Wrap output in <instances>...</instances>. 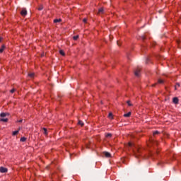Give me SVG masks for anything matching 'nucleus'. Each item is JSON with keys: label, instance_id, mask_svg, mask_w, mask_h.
<instances>
[{"label": "nucleus", "instance_id": "f257e3e1", "mask_svg": "<svg viewBox=\"0 0 181 181\" xmlns=\"http://www.w3.org/2000/svg\"><path fill=\"white\" fill-rule=\"evenodd\" d=\"M158 84H165V81L159 78L156 83L151 85V87H156V86H158Z\"/></svg>", "mask_w": 181, "mask_h": 181}, {"label": "nucleus", "instance_id": "f03ea898", "mask_svg": "<svg viewBox=\"0 0 181 181\" xmlns=\"http://www.w3.org/2000/svg\"><path fill=\"white\" fill-rule=\"evenodd\" d=\"M0 172H1V173H7L8 168H4V167H0Z\"/></svg>", "mask_w": 181, "mask_h": 181}, {"label": "nucleus", "instance_id": "7ed1b4c3", "mask_svg": "<svg viewBox=\"0 0 181 181\" xmlns=\"http://www.w3.org/2000/svg\"><path fill=\"white\" fill-rule=\"evenodd\" d=\"M21 16H26L28 15V11H26V9H23L21 11Z\"/></svg>", "mask_w": 181, "mask_h": 181}, {"label": "nucleus", "instance_id": "20e7f679", "mask_svg": "<svg viewBox=\"0 0 181 181\" xmlns=\"http://www.w3.org/2000/svg\"><path fill=\"white\" fill-rule=\"evenodd\" d=\"M104 13V8L101 7L98 9L97 15H103Z\"/></svg>", "mask_w": 181, "mask_h": 181}, {"label": "nucleus", "instance_id": "39448f33", "mask_svg": "<svg viewBox=\"0 0 181 181\" xmlns=\"http://www.w3.org/2000/svg\"><path fill=\"white\" fill-rule=\"evenodd\" d=\"M139 73H141V69H137L134 71V76H136V77H139Z\"/></svg>", "mask_w": 181, "mask_h": 181}, {"label": "nucleus", "instance_id": "423d86ee", "mask_svg": "<svg viewBox=\"0 0 181 181\" xmlns=\"http://www.w3.org/2000/svg\"><path fill=\"white\" fill-rule=\"evenodd\" d=\"M5 49H6V46H5V44H3L0 48V53H4Z\"/></svg>", "mask_w": 181, "mask_h": 181}, {"label": "nucleus", "instance_id": "0eeeda50", "mask_svg": "<svg viewBox=\"0 0 181 181\" xmlns=\"http://www.w3.org/2000/svg\"><path fill=\"white\" fill-rule=\"evenodd\" d=\"M173 102L174 104H179V98H177V97L173 98Z\"/></svg>", "mask_w": 181, "mask_h": 181}, {"label": "nucleus", "instance_id": "6e6552de", "mask_svg": "<svg viewBox=\"0 0 181 181\" xmlns=\"http://www.w3.org/2000/svg\"><path fill=\"white\" fill-rule=\"evenodd\" d=\"M103 155H105V158H111V153L109 152L105 151L103 152Z\"/></svg>", "mask_w": 181, "mask_h": 181}, {"label": "nucleus", "instance_id": "1a4fd4ad", "mask_svg": "<svg viewBox=\"0 0 181 181\" xmlns=\"http://www.w3.org/2000/svg\"><path fill=\"white\" fill-rule=\"evenodd\" d=\"M19 131H21V128H18L17 131H14L12 133L13 136H15V135H18L19 134Z\"/></svg>", "mask_w": 181, "mask_h": 181}, {"label": "nucleus", "instance_id": "9d476101", "mask_svg": "<svg viewBox=\"0 0 181 181\" xmlns=\"http://www.w3.org/2000/svg\"><path fill=\"white\" fill-rule=\"evenodd\" d=\"M42 131H44V134H45L46 136L49 135V133L47 132V129L46 127H43Z\"/></svg>", "mask_w": 181, "mask_h": 181}, {"label": "nucleus", "instance_id": "9b49d317", "mask_svg": "<svg viewBox=\"0 0 181 181\" xmlns=\"http://www.w3.org/2000/svg\"><path fill=\"white\" fill-rule=\"evenodd\" d=\"M105 138H112V134L105 133Z\"/></svg>", "mask_w": 181, "mask_h": 181}, {"label": "nucleus", "instance_id": "f8f14e48", "mask_svg": "<svg viewBox=\"0 0 181 181\" xmlns=\"http://www.w3.org/2000/svg\"><path fill=\"white\" fill-rule=\"evenodd\" d=\"M0 121L1 122H8V121H9V119H8V118H5V119L1 118V119H0Z\"/></svg>", "mask_w": 181, "mask_h": 181}, {"label": "nucleus", "instance_id": "ddd939ff", "mask_svg": "<svg viewBox=\"0 0 181 181\" xmlns=\"http://www.w3.org/2000/svg\"><path fill=\"white\" fill-rule=\"evenodd\" d=\"M28 77L30 78H35V73L28 74Z\"/></svg>", "mask_w": 181, "mask_h": 181}, {"label": "nucleus", "instance_id": "4468645a", "mask_svg": "<svg viewBox=\"0 0 181 181\" xmlns=\"http://www.w3.org/2000/svg\"><path fill=\"white\" fill-rule=\"evenodd\" d=\"M6 115H9V113L1 112L0 114V117H6Z\"/></svg>", "mask_w": 181, "mask_h": 181}, {"label": "nucleus", "instance_id": "2eb2a0df", "mask_svg": "<svg viewBox=\"0 0 181 181\" xmlns=\"http://www.w3.org/2000/svg\"><path fill=\"white\" fill-rule=\"evenodd\" d=\"M108 118H110V119H114V116L112 115V112L109 113Z\"/></svg>", "mask_w": 181, "mask_h": 181}, {"label": "nucleus", "instance_id": "dca6fc26", "mask_svg": "<svg viewBox=\"0 0 181 181\" xmlns=\"http://www.w3.org/2000/svg\"><path fill=\"white\" fill-rule=\"evenodd\" d=\"M124 117H125L126 118L131 117V112H129L128 113L124 114Z\"/></svg>", "mask_w": 181, "mask_h": 181}, {"label": "nucleus", "instance_id": "f3484780", "mask_svg": "<svg viewBox=\"0 0 181 181\" xmlns=\"http://www.w3.org/2000/svg\"><path fill=\"white\" fill-rule=\"evenodd\" d=\"M78 125H81V127H84V122L81 120H78Z\"/></svg>", "mask_w": 181, "mask_h": 181}, {"label": "nucleus", "instance_id": "a211bd4d", "mask_svg": "<svg viewBox=\"0 0 181 181\" xmlns=\"http://www.w3.org/2000/svg\"><path fill=\"white\" fill-rule=\"evenodd\" d=\"M127 104L129 105V107H134V105L131 103V100H127Z\"/></svg>", "mask_w": 181, "mask_h": 181}, {"label": "nucleus", "instance_id": "6ab92c4d", "mask_svg": "<svg viewBox=\"0 0 181 181\" xmlns=\"http://www.w3.org/2000/svg\"><path fill=\"white\" fill-rule=\"evenodd\" d=\"M59 22H62L61 18H59V19L56 18L54 20V23H58Z\"/></svg>", "mask_w": 181, "mask_h": 181}, {"label": "nucleus", "instance_id": "aec40b11", "mask_svg": "<svg viewBox=\"0 0 181 181\" xmlns=\"http://www.w3.org/2000/svg\"><path fill=\"white\" fill-rule=\"evenodd\" d=\"M59 54L61 56H66V53H64V51L63 49L59 50Z\"/></svg>", "mask_w": 181, "mask_h": 181}, {"label": "nucleus", "instance_id": "412c9836", "mask_svg": "<svg viewBox=\"0 0 181 181\" xmlns=\"http://www.w3.org/2000/svg\"><path fill=\"white\" fill-rule=\"evenodd\" d=\"M179 87H180V83H176V84L175 86V90H177V88H179Z\"/></svg>", "mask_w": 181, "mask_h": 181}, {"label": "nucleus", "instance_id": "4be33fe9", "mask_svg": "<svg viewBox=\"0 0 181 181\" xmlns=\"http://www.w3.org/2000/svg\"><path fill=\"white\" fill-rule=\"evenodd\" d=\"M159 134H160V132H159L158 130L153 132V136H155V135H159Z\"/></svg>", "mask_w": 181, "mask_h": 181}, {"label": "nucleus", "instance_id": "5701e85b", "mask_svg": "<svg viewBox=\"0 0 181 181\" xmlns=\"http://www.w3.org/2000/svg\"><path fill=\"white\" fill-rule=\"evenodd\" d=\"M26 137H21L20 139L21 142H26Z\"/></svg>", "mask_w": 181, "mask_h": 181}, {"label": "nucleus", "instance_id": "b1692460", "mask_svg": "<svg viewBox=\"0 0 181 181\" xmlns=\"http://www.w3.org/2000/svg\"><path fill=\"white\" fill-rule=\"evenodd\" d=\"M78 37H80V36H79L78 35H77L74 36V37H73V39H74V40H77L78 39Z\"/></svg>", "mask_w": 181, "mask_h": 181}, {"label": "nucleus", "instance_id": "393cba45", "mask_svg": "<svg viewBox=\"0 0 181 181\" xmlns=\"http://www.w3.org/2000/svg\"><path fill=\"white\" fill-rule=\"evenodd\" d=\"M16 91V89L12 88V89L10 90V93H11V94H13V93H15Z\"/></svg>", "mask_w": 181, "mask_h": 181}, {"label": "nucleus", "instance_id": "a878e982", "mask_svg": "<svg viewBox=\"0 0 181 181\" xmlns=\"http://www.w3.org/2000/svg\"><path fill=\"white\" fill-rule=\"evenodd\" d=\"M128 146L131 147V146H134V144H132L131 141H129L128 143Z\"/></svg>", "mask_w": 181, "mask_h": 181}, {"label": "nucleus", "instance_id": "bb28decb", "mask_svg": "<svg viewBox=\"0 0 181 181\" xmlns=\"http://www.w3.org/2000/svg\"><path fill=\"white\" fill-rule=\"evenodd\" d=\"M136 152H137V153H141V148H136Z\"/></svg>", "mask_w": 181, "mask_h": 181}, {"label": "nucleus", "instance_id": "cd10ccee", "mask_svg": "<svg viewBox=\"0 0 181 181\" xmlns=\"http://www.w3.org/2000/svg\"><path fill=\"white\" fill-rule=\"evenodd\" d=\"M83 23H87V18H83Z\"/></svg>", "mask_w": 181, "mask_h": 181}, {"label": "nucleus", "instance_id": "c85d7f7f", "mask_svg": "<svg viewBox=\"0 0 181 181\" xmlns=\"http://www.w3.org/2000/svg\"><path fill=\"white\" fill-rule=\"evenodd\" d=\"M42 9H43V7H40V8H38V11H42Z\"/></svg>", "mask_w": 181, "mask_h": 181}, {"label": "nucleus", "instance_id": "c756f323", "mask_svg": "<svg viewBox=\"0 0 181 181\" xmlns=\"http://www.w3.org/2000/svg\"><path fill=\"white\" fill-rule=\"evenodd\" d=\"M118 46H121V44H119V41H117Z\"/></svg>", "mask_w": 181, "mask_h": 181}, {"label": "nucleus", "instance_id": "7c9ffc66", "mask_svg": "<svg viewBox=\"0 0 181 181\" xmlns=\"http://www.w3.org/2000/svg\"><path fill=\"white\" fill-rule=\"evenodd\" d=\"M23 121V119H20L18 121V122H22Z\"/></svg>", "mask_w": 181, "mask_h": 181}, {"label": "nucleus", "instance_id": "2f4dec72", "mask_svg": "<svg viewBox=\"0 0 181 181\" xmlns=\"http://www.w3.org/2000/svg\"><path fill=\"white\" fill-rule=\"evenodd\" d=\"M156 45V42H153L152 46H155Z\"/></svg>", "mask_w": 181, "mask_h": 181}, {"label": "nucleus", "instance_id": "473e14b6", "mask_svg": "<svg viewBox=\"0 0 181 181\" xmlns=\"http://www.w3.org/2000/svg\"><path fill=\"white\" fill-rule=\"evenodd\" d=\"M2 42V37H0V43Z\"/></svg>", "mask_w": 181, "mask_h": 181}, {"label": "nucleus", "instance_id": "72a5a7b5", "mask_svg": "<svg viewBox=\"0 0 181 181\" xmlns=\"http://www.w3.org/2000/svg\"><path fill=\"white\" fill-rule=\"evenodd\" d=\"M157 155H159V151H157Z\"/></svg>", "mask_w": 181, "mask_h": 181}, {"label": "nucleus", "instance_id": "f704fd0d", "mask_svg": "<svg viewBox=\"0 0 181 181\" xmlns=\"http://www.w3.org/2000/svg\"><path fill=\"white\" fill-rule=\"evenodd\" d=\"M143 40H145V37H143Z\"/></svg>", "mask_w": 181, "mask_h": 181}]
</instances>
